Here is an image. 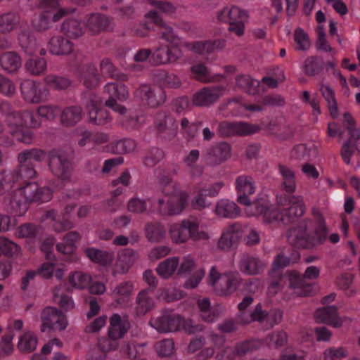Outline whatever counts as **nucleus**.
<instances>
[{"label": "nucleus", "mask_w": 360, "mask_h": 360, "mask_svg": "<svg viewBox=\"0 0 360 360\" xmlns=\"http://www.w3.org/2000/svg\"><path fill=\"white\" fill-rule=\"evenodd\" d=\"M101 70L103 73L107 75L111 78L124 81L127 79V76L124 74L120 73L117 69L114 66L110 59L108 58H103L100 63Z\"/></svg>", "instance_id": "47"}, {"label": "nucleus", "mask_w": 360, "mask_h": 360, "mask_svg": "<svg viewBox=\"0 0 360 360\" xmlns=\"http://www.w3.org/2000/svg\"><path fill=\"white\" fill-rule=\"evenodd\" d=\"M231 155V146L226 142H220L209 148L202 155V158L207 165L214 167L226 161Z\"/></svg>", "instance_id": "9"}, {"label": "nucleus", "mask_w": 360, "mask_h": 360, "mask_svg": "<svg viewBox=\"0 0 360 360\" xmlns=\"http://www.w3.org/2000/svg\"><path fill=\"white\" fill-rule=\"evenodd\" d=\"M46 156L44 150L39 148H32L30 150H25L18 154V162H32V160L37 162H41Z\"/></svg>", "instance_id": "49"}, {"label": "nucleus", "mask_w": 360, "mask_h": 360, "mask_svg": "<svg viewBox=\"0 0 360 360\" xmlns=\"http://www.w3.org/2000/svg\"><path fill=\"white\" fill-rule=\"evenodd\" d=\"M220 96L219 89L205 87L193 95L192 102L196 106H208L217 101Z\"/></svg>", "instance_id": "16"}, {"label": "nucleus", "mask_w": 360, "mask_h": 360, "mask_svg": "<svg viewBox=\"0 0 360 360\" xmlns=\"http://www.w3.org/2000/svg\"><path fill=\"white\" fill-rule=\"evenodd\" d=\"M25 67L31 74L39 75L46 69V61L42 58L33 57L27 60Z\"/></svg>", "instance_id": "52"}, {"label": "nucleus", "mask_w": 360, "mask_h": 360, "mask_svg": "<svg viewBox=\"0 0 360 360\" xmlns=\"http://www.w3.org/2000/svg\"><path fill=\"white\" fill-rule=\"evenodd\" d=\"M137 257L138 253L133 249L125 248L121 250L118 253L112 276H116L117 274H124L127 273Z\"/></svg>", "instance_id": "14"}, {"label": "nucleus", "mask_w": 360, "mask_h": 360, "mask_svg": "<svg viewBox=\"0 0 360 360\" xmlns=\"http://www.w3.org/2000/svg\"><path fill=\"white\" fill-rule=\"evenodd\" d=\"M151 291V290L146 288L141 290L137 295L136 298V306L135 307L137 316H144L155 307L154 300L149 295Z\"/></svg>", "instance_id": "24"}, {"label": "nucleus", "mask_w": 360, "mask_h": 360, "mask_svg": "<svg viewBox=\"0 0 360 360\" xmlns=\"http://www.w3.org/2000/svg\"><path fill=\"white\" fill-rule=\"evenodd\" d=\"M169 233L171 239L175 243H184L188 240L197 242L207 240L209 234L205 231H200L199 222L195 219H186L170 226Z\"/></svg>", "instance_id": "2"}, {"label": "nucleus", "mask_w": 360, "mask_h": 360, "mask_svg": "<svg viewBox=\"0 0 360 360\" xmlns=\"http://www.w3.org/2000/svg\"><path fill=\"white\" fill-rule=\"evenodd\" d=\"M68 281L72 287L84 289L89 285L91 277L86 274L76 271L69 276Z\"/></svg>", "instance_id": "55"}, {"label": "nucleus", "mask_w": 360, "mask_h": 360, "mask_svg": "<svg viewBox=\"0 0 360 360\" xmlns=\"http://www.w3.org/2000/svg\"><path fill=\"white\" fill-rule=\"evenodd\" d=\"M269 312L266 310L262 309L261 304L256 305L255 309L245 318V319H241V322L245 324H249L252 321H258L262 323L264 321H268Z\"/></svg>", "instance_id": "53"}, {"label": "nucleus", "mask_w": 360, "mask_h": 360, "mask_svg": "<svg viewBox=\"0 0 360 360\" xmlns=\"http://www.w3.org/2000/svg\"><path fill=\"white\" fill-rule=\"evenodd\" d=\"M19 115L22 120V124L32 128H37L41 126V120L39 115L34 114L32 111L25 110L19 112Z\"/></svg>", "instance_id": "58"}, {"label": "nucleus", "mask_w": 360, "mask_h": 360, "mask_svg": "<svg viewBox=\"0 0 360 360\" xmlns=\"http://www.w3.org/2000/svg\"><path fill=\"white\" fill-rule=\"evenodd\" d=\"M20 22L18 12L8 11L0 15V33L8 34L15 30Z\"/></svg>", "instance_id": "29"}, {"label": "nucleus", "mask_w": 360, "mask_h": 360, "mask_svg": "<svg viewBox=\"0 0 360 360\" xmlns=\"http://www.w3.org/2000/svg\"><path fill=\"white\" fill-rule=\"evenodd\" d=\"M104 90L110 96L120 101H126L129 97L127 87L122 83H108L105 86Z\"/></svg>", "instance_id": "42"}, {"label": "nucleus", "mask_w": 360, "mask_h": 360, "mask_svg": "<svg viewBox=\"0 0 360 360\" xmlns=\"http://www.w3.org/2000/svg\"><path fill=\"white\" fill-rule=\"evenodd\" d=\"M146 16L149 18L153 24L165 29V31L161 33V37L162 39L169 43H174L176 39V37L174 34L172 28L167 25L158 11H150Z\"/></svg>", "instance_id": "30"}, {"label": "nucleus", "mask_w": 360, "mask_h": 360, "mask_svg": "<svg viewBox=\"0 0 360 360\" xmlns=\"http://www.w3.org/2000/svg\"><path fill=\"white\" fill-rule=\"evenodd\" d=\"M129 328V323L121 319L118 314H114L110 318V328L108 335L112 340H117L122 338L127 332Z\"/></svg>", "instance_id": "20"}, {"label": "nucleus", "mask_w": 360, "mask_h": 360, "mask_svg": "<svg viewBox=\"0 0 360 360\" xmlns=\"http://www.w3.org/2000/svg\"><path fill=\"white\" fill-rule=\"evenodd\" d=\"M236 189L239 194L237 201L242 205L250 203L249 195L255 193V187L252 182V178L247 176H240L236 179Z\"/></svg>", "instance_id": "17"}, {"label": "nucleus", "mask_w": 360, "mask_h": 360, "mask_svg": "<svg viewBox=\"0 0 360 360\" xmlns=\"http://www.w3.org/2000/svg\"><path fill=\"white\" fill-rule=\"evenodd\" d=\"M155 120L158 131L163 138L171 139L176 135L178 125L169 114L165 112H158Z\"/></svg>", "instance_id": "11"}, {"label": "nucleus", "mask_w": 360, "mask_h": 360, "mask_svg": "<svg viewBox=\"0 0 360 360\" xmlns=\"http://www.w3.org/2000/svg\"><path fill=\"white\" fill-rule=\"evenodd\" d=\"M16 176L11 172L3 171L0 172V195H4L11 190L15 181Z\"/></svg>", "instance_id": "56"}, {"label": "nucleus", "mask_w": 360, "mask_h": 360, "mask_svg": "<svg viewBox=\"0 0 360 360\" xmlns=\"http://www.w3.org/2000/svg\"><path fill=\"white\" fill-rule=\"evenodd\" d=\"M294 39L298 45V50L305 51L308 49L311 46L310 40L307 33H306L304 30L300 27H298L295 30L294 33Z\"/></svg>", "instance_id": "64"}, {"label": "nucleus", "mask_w": 360, "mask_h": 360, "mask_svg": "<svg viewBox=\"0 0 360 360\" xmlns=\"http://www.w3.org/2000/svg\"><path fill=\"white\" fill-rule=\"evenodd\" d=\"M4 204L11 213L19 216L27 212L30 205L18 188L4 198Z\"/></svg>", "instance_id": "12"}, {"label": "nucleus", "mask_w": 360, "mask_h": 360, "mask_svg": "<svg viewBox=\"0 0 360 360\" xmlns=\"http://www.w3.org/2000/svg\"><path fill=\"white\" fill-rule=\"evenodd\" d=\"M52 16L47 14V11H41L32 20V26L37 32H45L52 26Z\"/></svg>", "instance_id": "44"}, {"label": "nucleus", "mask_w": 360, "mask_h": 360, "mask_svg": "<svg viewBox=\"0 0 360 360\" xmlns=\"http://www.w3.org/2000/svg\"><path fill=\"white\" fill-rule=\"evenodd\" d=\"M168 199L165 201L160 198L157 200V210L163 217H172L181 214L188 205V193L174 188L170 193H166Z\"/></svg>", "instance_id": "3"}, {"label": "nucleus", "mask_w": 360, "mask_h": 360, "mask_svg": "<svg viewBox=\"0 0 360 360\" xmlns=\"http://www.w3.org/2000/svg\"><path fill=\"white\" fill-rule=\"evenodd\" d=\"M240 270L248 275L258 274L263 268L262 263L257 257L243 255L239 262Z\"/></svg>", "instance_id": "32"}, {"label": "nucleus", "mask_w": 360, "mask_h": 360, "mask_svg": "<svg viewBox=\"0 0 360 360\" xmlns=\"http://www.w3.org/2000/svg\"><path fill=\"white\" fill-rule=\"evenodd\" d=\"M38 233V227L32 223H25L18 227L15 235L19 238H34Z\"/></svg>", "instance_id": "59"}, {"label": "nucleus", "mask_w": 360, "mask_h": 360, "mask_svg": "<svg viewBox=\"0 0 360 360\" xmlns=\"http://www.w3.org/2000/svg\"><path fill=\"white\" fill-rule=\"evenodd\" d=\"M182 57L181 49L174 46L162 45L153 53L152 58L156 65L175 63Z\"/></svg>", "instance_id": "10"}, {"label": "nucleus", "mask_w": 360, "mask_h": 360, "mask_svg": "<svg viewBox=\"0 0 360 360\" xmlns=\"http://www.w3.org/2000/svg\"><path fill=\"white\" fill-rule=\"evenodd\" d=\"M86 25L81 20L70 18L64 21L61 25L62 32L72 39H77L82 37L85 32Z\"/></svg>", "instance_id": "27"}, {"label": "nucleus", "mask_w": 360, "mask_h": 360, "mask_svg": "<svg viewBox=\"0 0 360 360\" xmlns=\"http://www.w3.org/2000/svg\"><path fill=\"white\" fill-rule=\"evenodd\" d=\"M215 213L220 217L233 219L240 215V209L233 202L221 200L216 205Z\"/></svg>", "instance_id": "33"}, {"label": "nucleus", "mask_w": 360, "mask_h": 360, "mask_svg": "<svg viewBox=\"0 0 360 360\" xmlns=\"http://www.w3.org/2000/svg\"><path fill=\"white\" fill-rule=\"evenodd\" d=\"M225 311V308L220 304H217L209 308L207 311L201 314L202 320L207 323H212L219 319Z\"/></svg>", "instance_id": "61"}, {"label": "nucleus", "mask_w": 360, "mask_h": 360, "mask_svg": "<svg viewBox=\"0 0 360 360\" xmlns=\"http://www.w3.org/2000/svg\"><path fill=\"white\" fill-rule=\"evenodd\" d=\"M324 68V61L320 57L311 56L304 63V72L309 76L319 75Z\"/></svg>", "instance_id": "43"}, {"label": "nucleus", "mask_w": 360, "mask_h": 360, "mask_svg": "<svg viewBox=\"0 0 360 360\" xmlns=\"http://www.w3.org/2000/svg\"><path fill=\"white\" fill-rule=\"evenodd\" d=\"M20 91L23 98L30 103H38L41 101L39 84L31 79H25L20 84Z\"/></svg>", "instance_id": "19"}, {"label": "nucleus", "mask_w": 360, "mask_h": 360, "mask_svg": "<svg viewBox=\"0 0 360 360\" xmlns=\"http://www.w3.org/2000/svg\"><path fill=\"white\" fill-rule=\"evenodd\" d=\"M145 235L152 243H158L165 236L166 230L160 223H148L146 224Z\"/></svg>", "instance_id": "37"}, {"label": "nucleus", "mask_w": 360, "mask_h": 360, "mask_svg": "<svg viewBox=\"0 0 360 360\" xmlns=\"http://www.w3.org/2000/svg\"><path fill=\"white\" fill-rule=\"evenodd\" d=\"M258 124L245 122L223 121L218 126V134L221 137L245 136L254 134L260 131Z\"/></svg>", "instance_id": "6"}, {"label": "nucleus", "mask_w": 360, "mask_h": 360, "mask_svg": "<svg viewBox=\"0 0 360 360\" xmlns=\"http://www.w3.org/2000/svg\"><path fill=\"white\" fill-rule=\"evenodd\" d=\"M290 285L291 288L297 289V294L300 297H308L311 295L313 291V285L307 283V279H316L320 274V269L311 266L307 268L303 275H301L297 271H289L287 272Z\"/></svg>", "instance_id": "4"}, {"label": "nucleus", "mask_w": 360, "mask_h": 360, "mask_svg": "<svg viewBox=\"0 0 360 360\" xmlns=\"http://www.w3.org/2000/svg\"><path fill=\"white\" fill-rule=\"evenodd\" d=\"M20 46L28 53L34 51L37 46L36 39L27 30H22L18 35Z\"/></svg>", "instance_id": "51"}, {"label": "nucleus", "mask_w": 360, "mask_h": 360, "mask_svg": "<svg viewBox=\"0 0 360 360\" xmlns=\"http://www.w3.org/2000/svg\"><path fill=\"white\" fill-rule=\"evenodd\" d=\"M82 117V110L79 106L65 108L61 113V122L66 127L75 126Z\"/></svg>", "instance_id": "36"}, {"label": "nucleus", "mask_w": 360, "mask_h": 360, "mask_svg": "<svg viewBox=\"0 0 360 360\" xmlns=\"http://www.w3.org/2000/svg\"><path fill=\"white\" fill-rule=\"evenodd\" d=\"M266 340L270 347H274L276 348L281 347L287 344L288 335L283 330L275 331L269 334Z\"/></svg>", "instance_id": "54"}, {"label": "nucleus", "mask_w": 360, "mask_h": 360, "mask_svg": "<svg viewBox=\"0 0 360 360\" xmlns=\"http://www.w3.org/2000/svg\"><path fill=\"white\" fill-rule=\"evenodd\" d=\"M320 91H321L323 97L325 98L328 103V107L331 117L333 119L337 118L339 115L338 107L333 90L328 85H322L321 86Z\"/></svg>", "instance_id": "41"}, {"label": "nucleus", "mask_w": 360, "mask_h": 360, "mask_svg": "<svg viewBox=\"0 0 360 360\" xmlns=\"http://www.w3.org/2000/svg\"><path fill=\"white\" fill-rule=\"evenodd\" d=\"M238 279L233 276H225L220 278L214 287V292L219 296H228L235 292L239 285Z\"/></svg>", "instance_id": "28"}, {"label": "nucleus", "mask_w": 360, "mask_h": 360, "mask_svg": "<svg viewBox=\"0 0 360 360\" xmlns=\"http://www.w3.org/2000/svg\"><path fill=\"white\" fill-rule=\"evenodd\" d=\"M305 212V206L303 200L300 203L294 204L288 208L281 210L279 222L287 226L294 223L301 217Z\"/></svg>", "instance_id": "22"}, {"label": "nucleus", "mask_w": 360, "mask_h": 360, "mask_svg": "<svg viewBox=\"0 0 360 360\" xmlns=\"http://www.w3.org/2000/svg\"><path fill=\"white\" fill-rule=\"evenodd\" d=\"M359 139L360 138H352L351 136H349L347 140L343 143L340 151V155L345 164H350L351 157L354 153L355 148L357 149L359 152H360V150L357 148L356 144Z\"/></svg>", "instance_id": "48"}, {"label": "nucleus", "mask_w": 360, "mask_h": 360, "mask_svg": "<svg viewBox=\"0 0 360 360\" xmlns=\"http://www.w3.org/2000/svg\"><path fill=\"white\" fill-rule=\"evenodd\" d=\"M278 169L282 176L281 188L289 194L293 193L296 190V181L295 172L283 164L278 165Z\"/></svg>", "instance_id": "31"}, {"label": "nucleus", "mask_w": 360, "mask_h": 360, "mask_svg": "<svg viewBox=\"0 0 360 360\" xmlns=\"http://www.w3.org/2000/svg\"><path fill=\"white\" fill-rule=\"evenodd\" d=\"M109 19L102 14H92L88 19L86 27L91 34H97L105 31L109 26Z\"/></svg>", "instance_id": "35"}, {"label": "nucleus", "mask_w": 360, "mask_h": 360, "mask_svg": "<svg viewBox=\"0 0 360 360\" xmlns=\"http://www.w3.org/2000/svg\"><path fill=\"white\" fill-rule=\"evenodd\" d=\"M292 255L293 258L286 257L283 253L277 255L272 264L271 274H276L281 269L288 266L291 262L295 263L300 258L299 252L295 250H293Z\"/></svg>", "instance_id": "50"}, {"label": "nucleus", "mask_w": 360, "mask_h": 360, "mask_svg": "<svg viewBox=\"0 0 360 360\" xmlns=\"http://www.w3.org/2000/svg\"><path fill=\"white\" fill-rule=\"evenodd\" d=\"M42 325L41 330L44 332L45 328L59 331L64 330L68 326L66 316L59 309L53 307H46L41 314Z\"/></svg>", "instance_id": "7"}, {"label": "nucleus", "mask_w": 360, "mask_h": 360, "mask_svg": "<svg viewBox=\"0 0 360 360\" xmlns=\"http://www.w3.org/2000/svg\"><path fill=\"white\" fill-rule=\"evenodd\" d=\"M181 321L182 316L165 312L154 321L153 327L160 333L175 332L181 328Z\"/></svg>", "instance_id": "13"}, {"label": "nucleus", "mask_w": 360, "mask_h": 360, "mask_svg": "<svg viewBox=\"0 0 360 360\" xmlns=\"http://www.w3.org/2000/svg\"><path fill=\"white\" fill-rule=\"evenodd\" d=\"M262 346V342L259 340H246L236 344L234 347V354L236 356H242L258 349Z\"/></svg>", "instance_id": "39"}, {"label": "nucleus", "mask_w": 360, "mask_h": 360, "mask_svg": "<svg viewBox=\"0 0 360 360\" xmlns=\"http://www.w3.org/2000/svg\"><path fill=\"white\" fill-rule=\"evenodd\" d=\"M86 257L94 263L106 267L112 264L115 255L113 252L101 250L95 248L85 250Z\"/></svg>", "instance_id": "21"}, {"label": "nucleus", "mask_w": 360, "mask_h": 360, "mask_svg": "<svg viewBox=\"0 0 360 360\" xmlns=\"http://www.w3.org/2000/svg\"><path fill=\"white\" fill-rule=\"evenodd\" d=\"M37 342V338L33 333L26 332L20 338L17 347L23 354L31 353L36 349Z\"/></svg>", "instance_id": "40"}, {"label": "nucleus", "mask_w": 360, "mask_h": 360, "mask_svg": "<svg viewBox=\"0 0 360 360\" xmlns=\"http://www.w3.org/2000/svg\"><path fill=\"white\" fill-rule=\"evenodd\" d=\"M22 60L15 51H7L0 56V65L8 73H14L21 67Z\"/></svg>", "instance_id": "25"}, {"label": "nucleus", "mask_w": 360, "mask_h": 360, "mask_svg": "<svg viewBox=\"0 0 360 360\" xmlns=\"http://www.w3.org/2000/svg\"><path fill=\"white\" fill-rule=\"evenodd\" d=\"M10 133L18 141L22 142L25 144L31 143L34 138V134L31 130L28 129H21L18 127H17L15 130L11 131Z\"/></svg>", "instance_id": "63"}, {"label": "nucleus", "mask_w": 360, "mask_h": 360, "mask_svg": "<svg viewBox=\"0 0 360 360\" xmlns=\"http://www.w3.org/2000/svg\"><path fill=\"white\" fill-rule=\"evenodd\" d=\"M317 323H326L335 328L342 326V321L338 315V307L334 305L318 309L314 314Z\"/></svg>", "instance_id": "15"}, {"label": "nucleus", "mask_w": 360, "mask_h": 360, "mask_svg": "<svg viewBox=\"0 0 360 360\" xmlns=\"http://www.w3.org/2000/svg\"><path fill=\"white\" fill-rule=\"evenodd\" d=\"M309 223L311 221L304 219L288 230L286 237L290 245L302 249H312L316 246L314 237L309 233Z\"/></svg>", "instance_id": "5"}, {"label": "nucleus", "mask_w": 360, "mask_h": 360, "mask_svg": "<svg viewBox=\"0 0 360 360\" xmlns=\"http://www.w3.org/2000/svg\"><path fill=\"white\" fill-rule=\"evenodd\" d=\"M134 96L151 108H157L166 101V94L161 88H153L150 84H142L135 91Z\"/></svg>", "instance_id": "8"}, {"label": "nucleus", "mask_w": 360, "mask_h": 360, "mask_svg": "<svg viewBox=\"0 0 360 360\" xmlns=\"http://www.w3.org/2000/svg\"><path fill=\"white\" fill-rule=\"evenodd\" d=\"M99 83L100 76L96 68L93 65H89L84 76V84L89 89H94L98 86Z\"/></svg>", "instance_id": "57"}, {"label": "nucleus", "mask_w": 360, "mask_h": 360, "mask_svg": "<svg viewBox=\"0 0 360 360\" xmlns=\"http://www.w3.org/2000/svg\"><path fill=\"white\" fill-rule=\"evenodd\" d=\"M241 238V233L236 230L234 226H230L223 233L218 241V248L221 250H230L236 248Z\"/></svg>", "instance_id": "23"}, {"label": "nucleus", "mask_w": 360, "mask_h": 360, "mask_svg": "<svg viewBox=\"0 0 360 360\" xmlns=\"http://www.w3.org/2000/svg\"><path fill=\"white\" fill-rule=\"evenodd\" d=\"M44 81L49 88L54 90H65L71 85L69 78L56 75H47Z\"/></svg>", "instance_id": "46"}, {"label": "nucleus", "mask_w": 360, "mask_h": 360, "mask_svg": "<svg viewBox=\"0 0 360 360\" xmlns=\"http://www.w3.org/2000/svg\"><path fill=\"white\" fill-rule=\"evenodd\" d=\"M313 153L314 155H317V148L314 145L308 147L307 144H299L294 146L290 153V159L295 160H304L310 156V153Z\"/></svg>", "instance_id": "45"}, {"label": "nucleus", "mask_w": 360, "mask_h": 360, "mask_svg": "<svg viewBox=\"0 0 360 360\" xmlns=\"http://www.w3.org/2000/svg\"><path fill=\"white\" fill-rule=\"evenodd\" d=\"M49 49L55 55H68L73 50V44L61 36H54L49 42Z\"/></svg>", "instance_id": "26"}, {"label": "nucleus", "mask_w": 360, "mask_h": 360, "mask_svg": "<svg viewBox=\"0 0 360 360\" xmlns=\"http://www.w3.org/2000/svg\"><path fill=\"white\" fill-rule=\"evenodd\" d=\"M37 7L42 11H47L52 16L53 22H58L68 14V10L60 8L59 0H40Z\"/></svg>", "instance_id": "18"}, {"label": "nucleus", "mask_w": 360, "mask_h": 360, "mask_svg": "<svg viewBox=\"0 0 360 360\" xmlns=\"http://www.w3.org/2000/svg\"><path fill=\"white\" fill-rule=\"evenodd\" d=\"M47 158L51 174L62 183H70L75 167L73 155L59 148H53L48 153Z\"/></svg>", "instance_id": "1"}, {"label": "nucleus", "mask_w": 360, "mask_h": 360, "mask_svg": "<svg viewBox=\"0 0 360 360\" xmlns=\"http://www.w3.org/2000/svg\"><path fill=\"white\" fill-rule=\"evenodd\" d=\"M241 11L238 6H232L231 8L225 7L218 13L217 18L220 21L229 23L230 20H236L237 18H240Z\"/></svg>", "instance_id": "60"}, {"label": "nucleus", "mask_w": 360, "mask_h": 360, "mask_svg": "<svg viewBox=\"0 0 360 360\" xmlns=\"http://www.w3.org/2000/svg\"><path fill=\"white\" fill-rule=\"evenodd\" d=\"M238 88L250 95H257L259 92L260 82L248 75H240L236 78Z\"/></svg>", "instance_id": "34"}, {"label": "nucleus", "mask_w": 360, "mask_h": 360, "mask_svg": "<svg viewBox=\"0 0 360 360\" xmlns=\"http://www.w3.org/2000/svg\"><path fill=\"white\" fill-rule=\"evenodd\" d=\"M179 260V257H174L160 262L156 269L158 274L164 279L169 278L176 270Z\"/></svg>", "instance_id": "38"}, {"label": "nucleus", "mask_w": 360, "mask_h": 360, "mask_svg": "<svg viewBox=\"0 0 360 360\" xmlns=\"http://www.w3.org/2000/svg\"><path fill=\"white\" fill-rule=\"evenodd\" d=\"M89 115L90 122L96 125L104 124L108 118V111L100 108L89 109Z\"/></svg>", "instance_id": "62"}]
</instances>
